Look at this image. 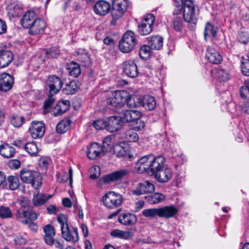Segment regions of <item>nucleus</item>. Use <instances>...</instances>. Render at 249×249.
<instances>
[{"mask_svg": "<svg viewBox=\"0 0 249 249\" xmlns=\"http://www.w3.org/2000/svg\"><path fill=\"white\" fill-rule=\"evenodd\" d=\"M43 231L45 233L44 240L45 243L48 245H52L54 243V237L55 234V231L54 227L48 224L43 228Z\"/></svg>", "mask_w": 249, "mask_h": 249, "instance_id": "nucleus-23", "label": "nucleus"}, {"mask_svg": "<svg viewBox=\"0 0 249 249\" xmlns=\"http://www.w3.org/2000/svg\"><path fill=\"white\" fill-rule=\"evenodd\" d=\"M111 139V137H107L103 141V146L102 147L103 149L105 150V152L112 147Z\"/></svg>", "mask_w": 249, "mask_h": 249, "instance_id": "nucleus-61", "label": "nucleus"}, {"mask_svg": "<svg viewBox=\"0 0 249 249\" xmlns=\"http://www.w3.org/2000/svg\"><path fill=\"white\" fill-rule=\"evenodd\" d=\"M183 18L186 22L194 25L196 23L197 14L192 0H185L183 3Z\"/></svg>", "mask_w": 249, "mask_h": 249, "instance_id": "nucleus-4", "label": "nucleus"}, {"mask_svg": "<svg viewBox=\"0 0 249 249\" xmlns=\"http://www.w3.org/2000/svg\"><path fill=\"white\" fill-rule=\"evenodd\" d=\"M45 53L48 58L56 57L59 54V51L57 48H53L49 50L46 51Z\"/></svg>", "mask_w": 249, "mask_h": 249, "instance_id": "nucleus-63", "label": "nucleus"}, {"mask_svg": "<svg viewBox=\"0 0 249 249\" xmlns=\"http://www.w3.org/2000/svg\"><path fill=\"white\" fill-rule=\"evenodd\" d=\"M29 131L33 139L40 138L45 133V124L42 121L33 122Z\"/></svg>", "mask_w": 249, "mask_h": 249, "instance_id": "nucleus-10", "label": "nucleus"}, {"mask_svg": "<svg viewBox=\"0 0 249 249\" xmlns=\"http://www.w3.org/2000/svg\"><path fill=\"white\" fill-rule=\"evenodd\" d=\"M142 116V113L137 110H126L122 115V120L124 122L133 123Z\"/></svg>", "mask_w": 249, "mask_h": 249, "instance_id": "nucleus-19", "label": "nucleus"}, {"mask_svg": "<svg viewBox=\"0 0 249 249\" xmlns=\"http://www.w3.org/2000/svg\"><path fill=\"white\" fill-rule=\"evenodd\" d=\"M125 103L130 108L139 107L142 106V98L137 96H132L128 93Z\"/></svg>", "mask_w": 249, "mask_h": 249, "instance_id": "nucleus-34", "label": "nucleus"}, {"mask_svg": "<svg viewBox=\"0 0 249 249\" xmlns=\"http://www.w3.org/2000/svg\"><path fill=\"white\" fill-rule=\"evenodd\" d=\"M104 205L109 209H115L121 205L123 201L122 196L114 192H108L102 197Z\"/></svg>", "mask_w": 249, "mask_h": 249, "instance_id": "nucleus-6", "label": "nucleus"}, {"mask_svg": "<svg viewBox=\"0 0 249 249\" xmlns=\"http://www.w3.org/2000/svg\"><path fill=\"white\" fill-rule=\"evenodd\" d=\"M15 148L8 143H3L0 145V155L6 159H10L14 157L16 154Z\"/></svg>", "mask_w": 249, "mask_h": 249, "instance_id": "nucleus-29", "label": "nucleus"}, {"mask_svg": "<svg viewBox=\"0 0 249 249\" xmlns=\"http://www.w3.org/2000/svg\"><path fill=\"white\" fill-rule=\"evenodd\" d=\"M129 129L125 132L124 135V139L128 142H135L139 140L138 134L133 131Z\"/></svg>", "mask_w": 249, "mask_h": 249, "instance_id": "nucleus-43", "label": "nucleus"}, {"mask_svg": "<svg viewBox=\"0 0 249 249\" xmlns=\"http://www.w3.org/2000/svg\"><path fill=\"white\" fill-rule=\"evenodd\" d=\"M240 94L242 99L247 98L249 94V80L246 81L244 85L240 88Z\"/></svg>", "mask_w": 249, "mask_h": 249, "instance_id": "nucleus-53", "label": "nucleus"}, {"mask_svg": "<svg viewBox=\"0 0 249 249\" xmlns=\"http://www.w3.org/2000/svg\"><path fill=\"white\" fill-rule=\"evenodd\" d=\"M13 213L10 208L5 206H0V217L2 219L11 218Z\"/></svg>", "mask_w": 249, "mask_h": 249, "instance_id": "nucleus-48", "label": "nucleus"}, {"mask_svg": "<svg viewBox=\"0 0 249 249\" xmlns=\"http://www.w3.org/2000/svg\"><path fill=\"white\" fill-rule=\"evenodd\" d=\"M47 86L49 89V93L52 95L58 93L61 89L63 82L61 79L54 75H50L48 77L46 82Z\"/></svg>", "mask_w": 249, "mask_h": 249, "instance_id": "nucleus-8", "label": "nucleus"}, {"mask_svg": "<svg viewBox=\"0 0 249 249\" xmlns=\"http://www.w3.org/2000/svg\"><path fill=\"white\" fill-rule=\"evenodd\" d=\"M145 199L150 204H157L163 202L165 196L160 193H155L144 196Z\"/></svg>", "mask_w": 249, "mask_h": 249, "instance_id": "nucleus-32", "label": "nucleus"}, {"mask_svg": "<svg viewBox=\"0 0 249 249\" xmlns=\"http://www.w3.org/2000/svg\"><path fill=\"white\" fill-rule=\"evenodd\" d=\"M107 121V130L110 132H114L119 130L123 124L122 116H113L108 117Z\"/></svg>", "mask_w": 249, "mask_h": 249, "instance_id": "nucleus-12", "label": "nucleus"}, {"mask_svg": "<svg viewBox=\"0 0 249 249\" xmlns=\"http://www.w3.org/2000/svg\"><path fill=\"white\" fill-rule=\"evenodd\" d=\"M134 124L132 125V129L135 131H141L142 130L145 126V123L140 119L133 122Z\"/></svg>", "mask_w": 249, "mask_h": 249, "instance_id": "nucleus-59", "label": "nucleus"}, {"mask_svg": "<svg viewBox=\"0 0 249 249\" xmlns=\"http://www.w3.org/2000/svg\"><path fill=\"white\" fill-rule=\"evenodd\" d=\"M165 158L163 156H159L155 157L152 155L151 160L150 170L152 175H154L160 170L164 168L165 165Z\"/></svg>", "mask_w": 249, "mask_h": 249, "instance_id": "nucleus-15", "label": "nucleus"}, {"mask_svg": "<svg viewBox=\"0 0 249 249\" xmlns=\"http://www.w3.org/2000/svg\"><path fill=\"white\" fill-rule=\"evenodd\" d=\"M155 189V186L153 183L148 181H144L138 184L137 188L132 191V194L136 196H140L153 193Z\"/></svg>", "mask_w": 249, "mask_h": 249, "instance_id": "nucleus-11", "label": "nucleus"}, {"mask_svg": "<svg viewBox=\"0 0 249 249\" xmlns=\"http://www.w3.org/2000/svg\"><path fill=\"white\" fill-rule=\"evenodd\" d=\"M206 57L210 62L218 64L222 61V57L213 47L209 46L207 48Z\"/></svg>", "mask_w": 249, "mask_h": 249, "instance_id": "nucleus-22", "label": "nucleus"}, {"mask_svg": "<svg viewBox=\"0 0 249 249\" xmlns=\"http://www.w3.org/2000/svg\"><path fill=\"white\" fill-rule=\"evenodd\" d=\"M20 177L23 182L30 184L36 189H38L42 184V178L38 172L23 168L20 171Z\"/></svg>", "mask_w": 249, "mask_h": 249, "instance_id": "nucleus-1", "label": "nucleus"}, {"mask_svg": "<svg viewBox=\"0 0 249 249\" xmlns=\"http://www.w3.org/2000/svg\"><path fill=\"white\" fill-rule=\"evenodd\" d=\"M104 152L105 150L101 145L97 142H93L88 147L87 155L90 160H95L99 157L102 153Z\"/></svg>", "mask_w": 249, "mask_h": 249, "instance_id": "nucleus-18", "label": "nucleus"}, {"mask_svg": "<svg viewBox=\"0 0 249 249\" xmlns=\"http://www.w3.org/2000/svg\"><path fill=\"white\" fill-rule=\"evenodd\" d=\"M50 161V159L47 157H41L38 160V165L40 168L46 169Z\"/></svg>", "mask_w": 249, "mask_h": 249, "instance_id": "nucleus-62", "label": "nucleus"}, {"mask_svg": "<svg viewBox=\"0 0 249 249\" xmlns=\"http://www.w3.org/2000/svg\"><path fill=\"white\" fill-rule=\"evenodd\" d=\"M154 175L158 181L160 182H166L171 178L172 172L170 168L164 167V168L160 170Z\"/></svg>", "mask_w": 249, "mask_h": 249, "instance_id": "nucleus-26", "label": "nucleus"}, {"mask_svg": "<svg viewBox=\"0 0 249 249\" xmlns=\"http://www.w3.org/2000/svg\"><path fill=\"white\" fill-rule=\"evenodd\" d=\"M159 217L169 218L173 217L178 212V209L173 205L159 208Z\"/></svg>", "mask_w": 249, "mask_h": 249, "instance_id": "nucleus-24", "label": "nucleus"}, {"mask_svg": "<svg viewBox=\"0 0 249 249\" xmlns=\"http://www.w3.org/2000/svg\"><path fill=\"white\" fill-rule=\"evenodd\" d=\"M155 17L152 14H148L143 17L142 22L145 23L147 25L153 27Z\"/></svg>", "mask_w": 249, "mask_h": 249, "instance_id": "nucleus-55", "label": "nucleus"}, {"mask_svg": "<svg viewBox=\"0 0 249 249\" xmlns=\"http://www.w3.org/2000/svg\"><path fill=\"white\" fill-rule=\"evenodd\" d=\"M137 44V35L131 31H126L119 43V48L124 53L132 51Z\"/></svg>", "mask_w": 249, "mask_h": 249, "instance_id": "nucleus-2", "label": "nucleus"}, {"mask_svg": "<svg viewBox=\"0 0 249 249\" xmlns=\"http://www.w3.org/2000/svg\"><path fill=\"white\" fill-rule=\"evenodd\" d=\"M129 173V171L127 169H122L116 171L111 174L105 176L103 178V181L106 183H108L110 182L120 180L124 177L127 176Z\"/></svg>", "mask_w": 249, "mask_h": 249, "instance_id": "nucleus-16", "label": "nucleus"}, {"mask_svg": "<svg viewBox=\"0 0 249 249\" xmlns=\"http://www.w3.org/2000/svg\"><path fill=\"white\" fill-rule=\"evenodd\" d=\"M124 73L131 78H135L139 74V71L136 64L132 61L127 60L123 63Z\"/></svg>", "mask_w": 249, "mask_h": 249, "instance_id": "nucleus-17", "label": "nucleus"}, {"mask_svg": "<svg viewBox=\"0 0 249 249\" xmlns=\"http://www.w3.org/2000/svg\"><path fill=\"white\" fill-rule=\"evenodd\" d=\"M7 181L9 183V188L12 190H15L19 187V181L18 177L10 176L8 177Z\"/></svg>", "mask_w": 249, "mask_h": 249, "instance_id": "nucleus-50", "label": "nucleus"}, {"mask_svg": "<svg viewBox=\"0 0 249 249\" xmlns=\"http://www.w3.org/2000/svg\"><path fill=\"white\" fill-rule=\"evenodd\" d=\"M173 29L177 32H181L184 28L183 22L180 17H176L172 20Z\"/></svg>", "mask_w": 249, "mask_h": 249, "instance_id": "nucleus-49", "label": "nucleus"}, {"mask_svg": "<svg viewBox=\"0 0 249 249\" xmlns=\"http://www.w3.org/2000/svg\"><path fill=\"white\" fill-rule=\"evenodd\" d=\"M90 178L91 179H96L98 178L100 175V169L98 166H93L90 169Z\"/></svg>", "mask_w": 249, "mask_h": 249, "instance_id": "nucleus-60", "label": "nucleus"}, {"mask_svg": "<svg viewBox=\"0 0 249 249\" xmlns=\"http://www.w3.org/2000/svg\"><path fill=\"white\" fill-rule=\"evenodd\" d=\"M151 158H152V155H148L142 157L135 165L136 171L142 174L150 170Z\"/></svg>", "mask_w": 249, "mask_h": 249, "instance_id": "nucleus-13", "label": "nucleus"}, {"mask_svg": "<svg viewBox=\"0 0 249 249\" xmlns=\"http://www.w3.org/2000/svg\"><path fill=\"white\" fill-rule=\"evenodd\" d=\"M217 29L209 22L206 24L204 35L205 38L206 39L208 36H212L213 37H215Z\"/></svg>", "mask_w": 249, "mask_h": 249, "instance_id": "nucleus-41", "label": "nucleus"}, {"mask_svg": "<svg viewBox=\"0 0 249 249\" xmlns=\"http://www.w3.org/2000/svg\"><path fill=\"white\" fill-rule=\"evenodd\" d=\"M14 83V78L11 75L3 73L0 74V90L7 91L13 87Z\"/></svg>", "mask_w": 249, "mask_h": 249, "instance_id": "nucleus-14", "label": "nucleus"}, {"mask_svg": "<svg viewBox=\"0 0 249 249\" xmlns=\"http://www.w3.org/2000/svg\"><path fill=\"white\" fill-rule=\"evenodd\" d=\"M118 220L124 225H131L136 223L137 219L136 215L133 214L125 213L119 215Z\"/></svg>", "mask_w": 249, "mask_h": 249, "instance_id": "nucleus-31", "label": "nucleus"}, {"mask_svg": "<svg viewBox=\"0 0 249 249\" xmlns=\"http://www.w3.org/2000/svg\"><path fill=\"white\" fill-rule=\"evenodd\" d=\"M93 126L97 130L107 129V121L104 119L97 120L93 123Z\"/></svg>", "mask_w": 249, "mask_h": 249, "instance_id": "nucleus-56", "label": "nucleus"}, {"mask_svg": "<svg viewBox=\"0 0 249 249\" xmlns=\"http://www.w3.org/2000/svg\"><path fill=\"white\" fill-rule=\"evenodd\" d=\"M239 41L243 44H247L249 41V35L245 32H242L238 36Z\"/></svg>", "mask_w": 249, "mask_h": 249, "instance_id": "nucleus-64", "label": "nucleus"}, {"mask_svg": "<svg viewBox=\"0 0 249 249\" xmlns=\"http://www.w3.org/2000/svg\"><path fill=\"white\" fill-rule=\"evenodd\" d=\"M46 25V23L45 21L40 19H37L33 26L29 29V33L33 35L42 34L44 32Z\"/></svg>", "mask_w": 249, "mask_h": 249, "instance_id": "nucleus-27", "label": "nucleus"}, {"mask_svg": "<svg viewBox=\"0 0 249 249\" xmlns=\"http://www.w3.org/2000/svg\"><path fill=\"white\" fill-rule=\"evenodd\" d=\"M110 3L103 0L97 1L94 6V12L97 15L105 16L110 10Z\"/></svg>", "mask_w": 249, "mask_h": 249, "instance_id": "nucleus-21", "label": "nucleus"}, {"mask_svg": "<svg viewBox=\"0 0 249 249\" xmlns=\"http://www.w3.org/2000/svg\"><path fill=\"white\" fill-rule=\"evenodd\" d=\"M70 106V103L68 100L58 102L54 107L52 114L55 117L61 115L69 109Z\"/></svg>", "mask_w": 249, "mask_h": 249, "instance_id": "nucleus-25", "label": "nucleus"}, {"mask_svg": "<svg viewBox=\"0 0 249 249\" xmlns=\"http://www.w3.org/2000/svg\"><path fill=\"white\" fill-rule=\"evenodd\" d=\"M153 30V27L141 22L138 26L139 33L142 36H146L149 34Z\"/></svg>", "mask_w": 249, "mask_h": 249, "instance_id": "nucleus-47", "label": "nucleus"}, {"mask_svg": "<svg viewBox=\"0 0 249 249\" xmlns=\"http://www.w3.org/2000/svg\"><path fill=\"white\" fill-rule=\"evenodd\" d=\"M38 214L33 212L32 207L27 203H23L17 213V219L21 223L26 225L29 223V220L23 218H28L31 220H35L38 217Z\"/></svg>", "mask_w": 249, "mask_h": 249, "instance_id": "nucleus-3", "label": "nucleus"}, {"mask_svg": "<svg viewBox=\"0 0 249 249\" xmlns=\"http://www.w3.org/2000/svg\"><path fill=\"white\" fill-rule=\"evenodd\" d=\"M128 6L127 0H113L111 15L115 20L120 18L124 13Z\"/></svg>", "mask_w": 249, "mask_h": 249, "instance_id": "nucleus-7", "label": "nucleus"}, {"mask_svg": "<svg viewBox=\"0 0 249 249\" xmlns=\"http://www.w3.org/2000/svg\"><path fill=\"white\" fill-rule=\"evenodd\" d=\"M78 89L76 83L74 81H71L66 85L63 89L64 93L66 94H73L76 92Z\"/></svg>", "mask_w": 249, "mask_h": 249, "instance_id": "nucleus-42", "label": "nucleus"}, {"mask_svg": "<svg viewBox=\"0 0 249 249\" xmlns=\"http://www.w3.org/2000/svg\"><path fill=\"white\" fill-rule=\"evenodd\" d=\"M127 96L128 92L126 91L116 90L107 99V104L117 109L121 108L124 105Z\"/></svg>", "mask_w": 249, "mask_h": 249, "instance_id": "nucleus-5", "label": "nucleus"}, {"mask_svg": "<svg viewBox=\"0 0 249 249\" xmlns=\"http://www.w3.org/2000/svg\"><path fill=\"white\" fill-rule=\"evenodd\" d=\"M24 148L31 156H35L38 152V148L35 142L26 143L24 146Z\"/></svg>", "mask_w": 249, "mask_h": 249, "instance_id": "nucleus-46", "label": "nucleus"}, {"mask_svg": "<svg viewBox=\"0 0 249 249\" xmlns=\"http://www.w3.org/2000/svg\"><path fill=\"white\" fill-rule=\"evenodd\" d=\"M135 230L122 231L119 229H115L112 230L110 232V235L112 237L124 239H129L134 236V231Z\"/></svg>", "mask_w": 249, "mask_h": 249, "instance_id": "nucleus-30", "label": "nucleus"}, {"mask_svg": "<svg viewBox=\"0 0 249 249\" xmlns=\"http://www.w3.org/2000/svg\"><path fill=\"white\" fill-rule=\"evenodd\" d=\"M20 6L16 2L8 4L6 8L8 15L10 17H18L20 14Z\"/></svg>", "mask_w": 249, "mask_h": 249, "instance_id": "nucleus-37", "label": "nucleus"}, {"mask_svg": "<svg viewBox=\"0 0 249 249\" xmlns=\"http://www.w3.org/2000/svg\"><path fill=\"white\" fill-rule=\"evenodd\" d=\"M151 49L149 45L142 46L139 50V55L140 57L143 59H146L149 57Z\"/></svg>", "mask_w": 249, "mask_h": 249, "instance_id": "nucleus-51", "label": "nucleus"}, {"mask_svg": "<svg viewBox=\"0 0 249 249\" xmlns=\"http://www.w3.org/2000/svg\"><path fill=\"white\" fill-rule=\"evenodd\" d=\"M149 110H154L156 107V101L155 98L149 95H145L142 98V106Z\"/></svg>", "mask_w": 249, "mask_h": 249, "instance_id": "nucleus-35", "label": "nucleus"}, {"mask_svg": "<svg viewBox=\"0 0 249 249\" xmlns=\"http://www.w3.org/2000/svg\"><path fill=\"white\" fill-rule=\"evenodd\" d=\"M71 122L68 119L62 120L56 126V131L60 134L64 133L70 128Z\"/></svg>", "mask_w": 249, "mask_h": 249, "instance_id": "nucleus-38", "label": "nucleus"}, {"mask_svg": "<svg viewBox=\"0 0 249 249\" xmlns=\"http://www.w3.org/2000/svg\"><path fill=\"white\" fill-rule=\"evenodd\" d=\"M241 66L243 74L249 76V54L242 57Z\"/></svg>", "mask_w": 249, "mask_h": 249, "instance_id": "nucleus-40", "label": "nucleus"}, {"mask_svg": "<svg viewBox=\"0 0 249 249\" xmlns=\"http://www.w3.org/2000/svg\"><path fill=\"white\" fill-rule=\"evenodd\" d=\"M68 69L70 75L73 77H77L81 73L79 65L74 61L71 62L68 65Z\"/></svg>", "mask_w": 249, "mask_h": 249, "instance_id": "nucleus-39", "label": "nucleus"}, {"mask_svg": "<svg viewBox=\"0 0 249 249\" xmlns=\"http://www.w3.org/2000/svg\"><path fill=\"white\" fill-rule=\"evenodd\" d=\"M163 38L159 36H151L148 41V45L152 49L160 50L163 46Z\"/></svg>", "mask_w": 249, "mask_h": 249, "instance_id": "nucleus-33", "label": "nucleus"}, {"mask_svg": "<svg viewBox=\"0 0 249 249\" xmlns=\"http://www.w3.org/2000/svg\"><path fill=\"white\" fill-rule=\"evenodd\" d=\"M63 238L67 241L75 243L79 240L77 228L69 226L61 230Z\"/></svg>", "mask_w": 249, "mask_h": 249, "instance_id": "nucleus-9", "label": "nucleus"}, {"mask_svg": "<svg viewBox=\"0 0 249 249\" xmlns=\"http://www.w3.org/2000/svg\"><path fill=\"white\" fill-rule=\"evenodd\" d=\"M13 57L11 51L3 50L0 52V68L8 66L12 61Z\"/></svg>", "mask_w": 249, "mask_h": 249, "instance_id": "nucleus-28", "label": "nucleus"}, {"mask_svg": "<svg viewBox=\"0 0 249 249\" xmlns=\"http://www.w3.org/2000/svg\"><path fill=\"white\" fill-rule=\"evenodd\" d=\"M54 102V99L53 95L50 94L48 98L44 101V112L45 114L49 112Z\"/></svg>", "mask_w": 249, "mask_h": 249, "instance_id": "nucleus-52", "label": "nucleus"}, {"mask_svg": "<svg viewBox=\"0 0 249 249\" xmlns=\"http://www.w3.org/2000/svg\"><path fill=\"white\" fill-rule=\"evenodd\" d=\"M37 19L36 13L34 11H29L22 18L21 24L23 28L30 29Z\"/></svg>", "mask_w": 249, "mask_h": 249, "instance_id": "nucleus-20", "label": "nucleus"}, {"mask_svg": "<svg viewBox=\"0 0 249 249\" xmlns=\"http://www.w3.org/2000/svg\"><path fill=\"white\" fill-rule=\"evenodd\" d=\"M57 220L61 225V230L68 226L66 216L63 214H60L57 216Z\"/></svg>", "mask_w": 249, "mask_h": 249, "instance_id": "nucleus-58", "label": "nucleus"}, {"mask_svg": "<svg viewBox=\"0 0 249 249\" xmlns=\"http://www.w3.org/2000/svg\"><path fill=\"white\" fill-rule=\"evenodd\" d=\"M114 151L118 157H125L127 155V151L120 144L115 145Z\"/></svg>", "mask_w": 249, "mask_h": 249, "instance_id": "nucleus-57", "label": "nucleus"}, {"mask_svg": "<svg viewBox=\"0 0 249 249\" xmlns=\"http://www.w3.org/2000/svg\"><path fill=\"white\" fill-rule=\"evenodd\" d=\"M51 197V195L37 193L34 195L33 203L35 206H39L45 204Z\"/></svg>", "mask_w": 249, "mask_h": 249, "instance_id": "nucleus-36", "label": "nucleus"}, {"mask_svg": "<svg viewBox=\"0 0 249 249\" xmlns=\"http://www.w3.org/2000/svg\"><path fill=\"white\" fill-rule=\"evenodd\" d=\"M215 76L221 81H226L230 79V74L228 70L220 69L216 72Z\"/></svg>", "mask_w": 249, "mask_h": 249, "instance_id": "nucleus-44", "label": "nucleus"}, {"mask_svg": "<svg viewBox=\"0 0 249 249\" xmlns=\"http://www.w3.org/2000/svg\"><path fill=\"white\" fill-rule=\"evenodd\" d=\"M23 117L19 116H13L11 118V124L16 127H20L24 123Z\"/></svg>", "mask_w": 249, "mask_h": 249, "instance_id": "nucleus-54", "label": "nucleus"}, {"mask_svg": "<svg viewBox=\"0 0 249 249\" xmlns=\"http://www.w3.org/2000/svg\"><path fill=\"white\" fill-rule=\"evenodd\" d=\"M142 214L144 217L149 218H153L156 216L159 217V208L144 209L142 211Z\"/></svg>", "mask_w": 249, "mask_h": 249, "instance_id": "nucleus-45", "label": "nucleus"}]
</instances>
